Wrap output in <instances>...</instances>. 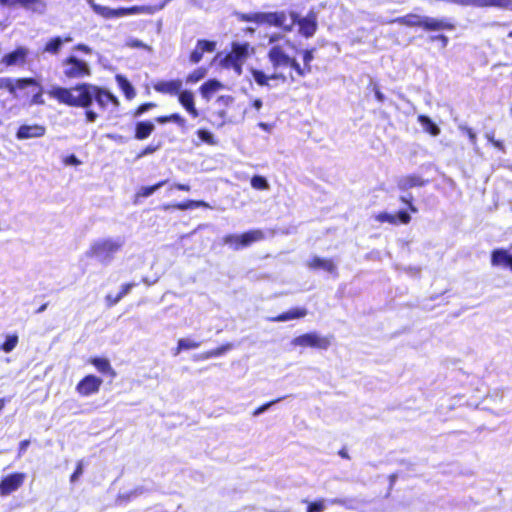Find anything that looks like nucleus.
<instances>
[{"instance_id":"1","label":"nucleus","mask_w":512,"mask_h":512,"mask_svg":"<svg viewBox=\"0 0 512 512\" xmlns=\"http://www.w3.org/2000/svg\"><path fill=\"white\" fill-rule=\"evenodd\" d=\"M96 91V85L82 83L72 88L53 87L49 95L68 106L88 108L94 101Z\"/></svg>"},{"instance_id":"2","label":"nucleus","mask_w":512,"mask_h":512,"mask_svg":"<svg viewBox=\"0 0 512 512\" xmlns=\"http://www.w3.org/2000/svg\"><path fill=\"white\" fill-rule=\"evenodd\" d=\"M124 245L125 238L122 236L99 238L90 245L86 255L102 265H109Z\"/></svg>"},{"instance_id":"3","label":"nucleus","mask_w":512,"mask_h":512,"mask_svg":"<svg viewBox=\"0 0 512 512\" xmlns=\"http://www.w3.org/2000/svg\"><path fill=\"white\" fill-rule=\"evenodd\" d=\"M249 50L250 45L248 43L234 42L231 51L220 60V65L226 69H233L240 76L243 63L249 56Z\"/></svg>"},{"instance_id":"4","label":"nucleus","mask_w":512,"mask_h":512,"mask_svg":"<svg viewBox=\"0 0 512 512\" xmlns=\"http://www.w3.org/2000/svg\"><path fill=\"white\" fill-rule=\"evenodd\" d=\"M63 75L68 79H82L91 76V68L89 64L76 57L70 55L61 62Z\"/></svg>"},{"instance_id":"5","label":"nucleus","mask_w":512,"mask_h":512,"mask_svg":"<svg viewBox=\"0 0 512 512\" xmlns=\"http://www.w3.org/2000/svg\"><path fill=\"white\" fill-rule=\"evenodd\" d=\"M265 237L263 231L259 229L250 230L243 234H228L223 237V244L231 249L238 251L250 246L254 242L263 240Z\"/></svg>"},{"instance_id":"6","label":"nucleus","mask_w":512,"mask_h":512,"mask_svg":"<svg viewBox=\"0 0 512 512\" xmlns=\"http://www.w3.org/2000/svg\"><path fill=\"white\" fill-rule=\"evenodd\" d=\"M291 344L293 346L311 347L326 350L330 346V340L328 337L321 336L317 332H310L298 337H295Z\"/></svg>"},{"instance_id":"7","label":"nucleus","mask_w":512,"mask_h":512,"mask_svg":"<svg viewBox=\"0 0 512 512\" xmlns=\"http://www.w3.org/2000/svg\"><path fill=\"white\" fill-rule=\"evenodd\" d=\"M268 59L275 71L287 67L294 70L295 58H291L281 45H274L269 49Z\"/></svg>"},{"instance_id":"8","label":"nucleus","mask_w":512,"mask_h":512,"mask_svg":"<svg viewBox=\"0 0 512 512\" xmlns=\"http://www.w3.org/2000/svg\"><path fill=\"white\" fill-rule=\"evenodd\" d=\"M31 85H38L37 80L34 78H0V89H6L14 98L19 97L17 90L25 89Z\"/></svg>"},{"instance_id":"9","label":"nucleus","mask_w":512,"mask_h":512,"mask_svg":"<svg viewBox=\"0 0 512 512\" xmlns=\"http://www.w3.org/2000/svg\"><path fill=\"white\" fill-rule=\"evenodd\" d=\"M24 473H12L4 477L0 482V496H8L18 490L24 483Z\"/></svg>"},{"instance_id":"10","label":"nucleus","mask_w":512,"mask_h":512,"mask_svg":"<svg viewBox=\"0 0 512 512\" xmlns=\"http://www.w3.org/2000/svg\"><path fill=\"white\" fill-rule=\"evenodd\" d=\"M29 50L26 47L20 46L14 51L5 54L1 60L6 66H19L22 67L26 64Z\"/></svg>"},{"instance_id":"11","label":"nucleus","mask_w":512,"mask_h":512,"mask_svg":"<svg viewBox=\"0 0 512 512\" xmlns=\"http://www.w3.org/2000/svg\"><path fill=\"white\" fill-rule=\"evenodd\" d=\"M102 384V380L94 375H87L76 386V390L83 396H89L97 393Z\"/></svg>"},{"instance_id":"12","label":"nucleus","mask_w":512,"mask_h":512,"mask_svg":"<svg viewBox=\"0 0 512 512\" xmlns=\"http://www.w3.org/2000/svg\"><path fill=\"white\" fill-rule=\"evenodd\" d=\"M46 133V127L44 125L40 124H23L21 125L17 132H16V138L18 140H26V139H32V138H41Z\"/></svg>"},{"instance_id":"13","label":"nucleus","mask_w":512,"mask_h":512,"mask_svg":"<svg viewBox=\"0 0 512 512\" xmlns=\"http://www.w3.org/2000/svg\"><path fill=\"white\" fill-rule=\"evenodd\" d=\"M298 26L299 33L303 37L311 38L317 31V14L314 11H310L306 16L301 18V21H299Z\"/></svg>"},{"instance_id":"14","label":"nucleus","mask_w":512,"mask_h":512,"mask_svg":"<svg viewBox=\"0 0 512 512\" xmlns=\"http://www.w3.org/2000/svg\"><path fill=\"white\" fill-rule=\"evenodd\" d=\"M422 28H424L427 31L453 30L454 25L445 18L438 19L423 16Z\"/></svg>"},{"instance_id":"15","label":"nucleus","mask_w":512,"mask_h":512,"mask_svg":"<svg viewBox=\"0 0 512 512\" xmlns=\"http://www.w3.org/2000/svg\"><path fill=\"white\" fill-rule=\"evenodd\" d=\"M376 220L381 223L388 222L393 225L399 223L408 224L411 221V216L406 210H400L397 214L382 212L376 216Z\"/></svg>"},{"instance_id":"16","label":"nucleus","mask_w":512,"mask_h":512,"mask_svg":"<svg viewBox=\"0 0 512 512\" xmlns=\"http://www.w3.org/2000/svg\"><path fill=\"white\" fill-rule=\"evenodd\" d=\"M287 15L284 11L261 12V24H269L271 26L280 27L285 31V22Z\"/></svg>"},{"instance_id":"17","label":"nucleus","mask_w":512,"mask_h":512,"mask_svg":"<svg viewBox=\"0 0 512 512\" xmlns=\"http://www.w3.org/2000/svg\"><path fill=\"white\" fill-rule=\"evenodd\" d=\"M182 88V81L177 80H170V81H159L154 85V89L157 92L163 93V94H169V95H179Z\"/></svg>"},{"instance_id":"18","label":"nucleus","mask_w":512,"mask_h":512,"mask_svg":"<svg viewBox=\"0 0 512 512\" xmlns=\"http://www.w3.org/2000/svg\"><path fill=\"white\" fill-rule=\"evenodd\" d=\"M425 183L426 181L422 179V177L415 174L401 176L397 179V187L402 191H406L414 187H422Z\"/></svg>"},{"instance_id":"19","label":"nucleus","mask_w":512,"mask_h":512,"mask_svg":"<svg viewBox=\"0 0 512 512\" xmlns=\"http://www.w3.org/2000/svg\"><path fill=\"white\" fill-rule=\"evenodd\" d=\"M491 264L493 266H505L512 271V254L505 249H495L491 253Z\"/></svg>"},{"instance_id":"20","label":"nucleus","mask_w":512,"mask_h":512,"mask_svg":"<svg viewBox=\"0 0 512 512\" xmlns=\"http://www.w3.org/2000/svg\"><path fill=\"white\" fill-rule=\"evenodd\" d=\"M314 51V49H307L303 51V67H301L299 62L295 59L294 71L298 76L304 77L311 72V62L314 59Z\"/></svg>"},{"instance_id":"21","label":"nucleus","mask_w":512,"mask_h":512,"mask_svg":"<svg viewBox=\"0 0 512 512\" xmlns=\"http://www.w3.org/2000/svg\"><path fill=\"white\" fill-rule=\"evenodd\" d=\"M251 74L254 81L260 86H269V80H281L286 82L287 77L283 73L275 72L271 76L266 75L263 71L258 69H251Z\"/></svg>"},{"instance_id":"22","label":"nucleus","mask_w":512,"mask_h":512,"mask_svg":"<svg viewBox=\"0 0 512 512\" xmlns=\"http://www.w3.org/2000/svg\"><path fill=\"white\" fill-rule=\"evenodd\" d=\"M307 266L313 270H324L329 273L336 272V265L331 259H324L318 256H313L311 260L307 262Z\"/></svg>"},{"instance_id":"23","label":"nucleus","mask_w":512,"mask_h":512,"mask_svg":"<svg viewBox=\"0 0 512 512\" xmlns=\"http://www.w3.org/2000/svg\"><path fill=\"white\" fill-rule=\"evenodd\" d=\"M94 101H96L98 106L102 109H105L109 102L113 103L116 106L119 104L117 97H115L109 91L98 86L97 91L95 92Z\"/></svg>"},{"instance_id":"24","label":"nucleus","mask_w":512,"mask_h":512,"mask_svg":"<svg viewBox=\"0 0 512 512\" xmlns=\"http://www.w3.org/2000/svg\"><path fill=\"white\" fill-rule=\"evenodd\" d=\"M73 38L71 36H66L64 38L57 36L54 38H51L46 44L43 49V52L49 53L51 55H57L64 43L72 42Z\"/></svg>"},{"instance_id":"25","label":"nucleus","mask_w":512,"mask_h":512,"mask_svg":"<svg viewBox=\"0 0 512 512\" xmlns=\"http://www.w3.org/2000/svg\"><path fill=\"white\" fill-rule=\"evenodd\" d=\"M178 99L181 105L187 110L189 114H191L193 117L198 116V111L194 104V96L191 91H181L178 95Z\"/></svg>"},{"instance_id":"26","label":"nucleus","mask_w":512,"mask_h":512,"mask_svg":"<svg viewBox=\"0 0 512 512\" xmlns=\"http://www.w3.org/2000/svg\"><path fill=\"white\" fill-rule=\"evenodd\" d=\"M223 88V84L216 80V79H210L203 83L200 87V93L204 99L209 101L213 94Z\"/></svg>"},{"instance_id":"27","label":"nucleus","mask_w":512,"mask_h":512,"mask_svg":"<svg viewBox=\"0 0 512 512\" xmlns=\"http://www.w3.org/2000/svg\"><path fill=\"white\" fill-rule=\"evenodd\" d=\"M20 6L39 15H43L47 9V4L44 0H21Z\"/></svg>"},{"instance_id":"28","label":"nucleus","mask_w":512,"mask_h":512,"mask_svg":"<svg viewBox=\"0 0 512 512\" xmlns=\"http://www.w3.org/2000/svg\"><path fill=\"white\" fill-rule=\"evenodd\" d=\"M20 6L39 15H43L47 9V4L44 0H21Z\"/></svg>"},{"instance_id":"29","label":"nucleus","mask_w":512,"mask_h":512,"mask_svg":"<svg viewBox=\"0 0 512 512\" xmlns=\"http://www.w3.org/2000/svg\"><path fill=\"white\" fill-rule=\"evenodd\" d=\"M155 126L150 121H140L135 127V138L138 140H144L151 135L154 131Z\"/></svg>"},{"instance_id":"30","label":"nucleus","mask_w":512,"mask_h":512,"mask_svg":"<svg viewBox=\"0 0 512 512\" xmlns=\"http://www.w3.org/2000/svg\"><path fill=\"white\" fill-rule=\"evenodd\" d=\"M91 7L96 14H98L104 18L110 19V18H120L121 17L120 8L114 9V8L96 4L94 2H91Z\"/></svg>"},{"instance_id":"31","label":"nucleus","mask_w":512,"mask_h":512,"mask_svg":"<svg viewBox=\"0 0 512 512\" xmlns=\"http://www.w3.org/2000/svg\"><path fill=\"white\" fill-rule=\"evenodd\" d=\"M423 16L417 14H407L402 17L395 18L392 23H398L408 27H422Z\"/></svg>"},{"instance_id":"32","label":"nucleus","mask_w":512,"mask_h":512,"mask_svg":"<svg viewBox=\"0 0 512 512\" xmlns=\"http://www.w3.org/2000/svg\"><path fill=\"white\" fill-rule=\"evenodd\" d=\"M418 122L422 126L425 132L430 134L431 136H438L441 132L439 126L434 123L430 117L426 115H419Z\"/></svg>"},{"instance_id":"33","label":"nucleus","mask_w":512,"mask_h":512,"mask_svg":"<svg viewBox=\"0 0 512 512\" xmlns=\"http://www.w3.org/2000/svg\"><path fill=\"white\" fill-rule=\"evenodd\" d=\"M327 504L340 505L346 509H358L361 505V501L357 498H333L328 499Z\"/></svg>"},{"instance_id":"34","label":"nucleus","mask_w":512,"mask_h":512,"mask_svg":"<svg viewBox=\"0 0 512 512\" xmlns=\"http://www.w3.org/2000/svg\"><path fill=\"white\" fill-rule=\"evenodd\" d=\"M306 314H307L306 309L297 308V309H293V310L284 312V313L278 315L277 317L272 318V321L285 322V321H289L292 319L302 318V317L306 316Z\"/></svg>"},{"instance_id":"35","label":"nucleus","mask_w":512,"mask_h":512,"mask_svg":"<svg viewBox=\"0 0 512 512\" xmlns=\"http://www.w3.org/2000/svg\"><path fill=\"white\" fill-rule=\"evenodd\" d=\"M91 363L95 366V368L104 374H111L112 376H115V372L113 368L110 365V362L107 359L104 358H93L91 360Z\"/></svg>"},{"instance_id":"36","label":"nucleus","mask_w":512,"mask_h":512,"mask_svg":"<svg viewBox=\"0 0 512 512\" xmlns=\"http://www.w3.org/2000/svg\"><path fill=\"white\" fill-rule=\"evenodd\" d=\"M116 81L128 99H131L135 96V91H134L133 86L124 76L117 75Z\"/></svg>"},{"instance_id":"37","label":"nucleus","mask_w":512,"mask_h":512,"mask_svg":"<svg viewBox=\"0 0 512 512\" xmlns=\"http://www.w3.org/2000/svg\"><path fill=\"white\" fill-rule=\"evenodd\" d=\"M144 489L143 487H137L129 492L120 493L117 498V502L122 504L124 502H128L139 495L143 494Z\"/></svg>"},{"instance_id":"38","label":"nucleus","mask_w":512,"mask_h":512,"mask_svg":"<svg viewBox=\"0 0 512 512\" xmlns=\"http://www.w3.org/2000/svg\"><path fill=\"white\" fill-rule=\"evenodd\" d=\"M175 209L178 210H188V209H194L198 207H208V204L204 201H196V200H188L183 203H177L172 206Z\"/></svg>"},{"instance_id":"39","label":"nucleus","mask_w":512,"mask_h":512,"mask_svg":"<svg viewBox=\"0 0 512 512\" xmlns=\"http://www.w3.org/2000/svg\"><path fill=\"white\" fill-rule=\"evenodd\" d=\"M165 183H166V181H160L157 184L152 185V186L141 187V189L137 192L136 196L144 197V198L149 197L153 193H155L157 190H159L162 186H164Z\"/></svg>"},{"instance_id":"40","label":"nucleus","mask_w":512,"mask_h":512,"mask_svg":"<svg viewBox=\"0 0 512 512\" xmlns=\"http://www.w3.org/2000/svg\"><path fill=\"white\" fill-rule=\"evenodd\" d=\"M18 344V336L16 334L8 335L4 341V343L0 346V350L5 353H10L15 349Z\"/></svg>"},{"instance_id":"41","label":"nucleus","mask_w":512,"mask_h":512,"mask_svg":"<svg viewBox=\"0 0 512 512\" xmlns=\"http://www.w3.org/2000/svg\"><path fill=\"white\" fill-rule=\"evenodd\" d=\"M251 186L257 190H269L270 185L267 179L260 175H255L251 178Z\"/></svg>"},{"instance_id":"42","label":"nucleus","mask_w":512,"mask_h":512,"mask_svg":"<svg viewBox=\"0 0 512 512\" xmlns=\"http://www.w3.org/2000/svg\"><path fill=\"white\" fill-rule=\"evenodd\" d=\"M137 284L135 282H130L122 285L120 292L115 296V300H112L110 303V307L116 305L124 296L130 293L132 288H134Z\"/></svg>"},{"instance_id":"43","label":"nucleus","mask_w":512,"mask_h":512,"mask_svg":"<svg viewBox=\"0 0 512 512\" xmlns=\"http://www.w3.org/2000/svg\"><path fill=\"white\" fill-rule=\"evenodd\" d=\"M201 345L200 342L189 338H181L178 340V351L196 349Z\"/></svg>"},{"instance_id":"44","label":"nucleus","mask_w":512,"mask_h":512,"mask_svg":"<svg viewBox=\"0 0 512 512\" xmlns=\"http://www.w3.org/2000/svg\"><path fill=\"white\" fill-rule=\"evenodd\" d=\"M239 19L243 22H253L257 24H261V12L255 13H242L239 15Z\"/></svg>"},{"instance_id":"45","label":"nucleus","mask_w":512,"mask_h":512,"mask_svg":"<svg viewBox=\"0 0 512 512\" xmlns=\"http://www.w3.org/2000/svg\"><path fill=\"white\" fill-rule=\"evenodd\" d=\"M206 75V70L204 68H198L190 73L187 77L188 83H196L203 79Z\"/></svg>"},{"instance_id":"46","label":"nucleus","mask_w":512,"mask_h":512,"mask_svg":"<svg viewBox=\"0 0 512 512\" xmlns=\"http://www.w3.org/2000/svg\"><path fill=\"white\" fill-rule=\"evenodd\" d=\"M289 15H290V22L289 23H287V21L285 22V32L293 31L294 26L296 24L298 25L299 21H301V18H302L295 11H291Z\"/></svg>"},{"instance_id":"47","label":"nucleus","mask_w":512,"mask_h":512,"mask_svg":"<svg viewBox=\"0 0 512 512\" xmlns=\"http://www.w3.org/2000/svg\"><path fill=\"white\" fill-rule=\"evenodd\" d=\"M197 135H198V138L202 142L210 144V145L215 144L214 136H213V134L210 131H208L206 129H199L197 131Z\"/></svg>"},{"instance_id":"48","label":"nucleus","mask_w":512,"mask_h":512,"mask_svg":"<svg viewBox=\"0 0 512 512\" xmlns=\"http://www.w3.org/2000/svg\"><path fill=\"white\" fill-rule=\"evenodd\" d=\"M197 45L201 51L204 52H213L216 49V42L209 40H198Z\"/></svg>"},{"instance_id":"49","label":"nucleus","mask_w":512,"mask_h":512,"mask_svg":"<svg viewBox=\"0 0 512 512\" xmlns=\"http://www.w3.org/2000/svg\"><path fill=\"white\" fill-rule=\"evenodd\" d=\"M146 12V8L143 6H133L129 8H120L121 17L140 14Z\"/></svg>"},{"instance_id":"50","label":"nucleus","mask_w":512,"mask_h":512,"mask_svg":"<svg viewBox=\"0 0 512 512\" xmlns=\"http://www.w3.org/2000/svg\"><path fill=\"white\" fill-rule=\"evenodd\" d=\"M326 503L327 500L324 499L309 503L307 512H323L326 508Z\"/></svg>"},{"instance_id":"51","label":"nucleus","mask_w":512,"mask_h":512,"mask_svg":"<svg viewBox=\"0 0 512 512\" xmlns=\"http://www.w3.org/2000/svg\"><path fill=\"white\" fill-rule=\"evenodd\" d=\"M126 46L127 47H130V48H143V49H146L148 50L149 52L152 51V47L145 44L144 42H142L141 40H138V39H135V38H130L126 41Z\"/></svg>"},{"instance_id":"52","label":"nucleus","mask_w":512,"mask_h":512,"mask_svg":"<svg viewBox=\"0 0 512 512\" xmlns=\"http://www.w3.org/2000/svg\"><path fill=\"white\" fill-rule=\"evenodd\" d=\"M36 86L39 88V90H38V92L33 94V96L31 97L30 104L31 105H43L45 103V101L43 99L42 87L40 86L39 83Z\"/></svg>"},{"instance_id":"53","label":"nucleus","mask_w":512,"mask_h":512,"mask_svg":"<svg viewBox=\"0 0 512 512\" xmlns=\"http://www.w3.org/2000/svg\"><path fill=\"white\" fill-rule=\"evenodd\" d=\"M413 197L411 194L403 195L400 197V201L407 205L408 210L412 213H417L418 209L417 207L412 203Z\"/></svg>"},{"instance_id":"54","label":"nucleus","mask_w":512,"mask_h":512,"mask_svg":"<svg viewBox=\"0 0 512 512\" xmlns=\"http://www.w3.org/2000/svg\"><path fill=\"white\" fill-rule=\"evenodd\" d=\"M283 398H278L276 400H273V401H270L268 403H265L263 405H261L260 407H258L256 410H254L253 412V416H259L261 414H263L264 412H266L272 405H274L275 403H278L282 400Z\"/></svg>"},{"instance_id":"55","label":"nucleus","mask_w":512,"mask_h":512,"mask_svg":"<svg viewBox=\"0 0 512 512\" xmlns=\"http://www.w3.org/2000/svg\"><path fill=\"white\" fill-rule=\"evenodd\" d=\"M231 348H232L231 344L222 345V346H220V347H218L216 349L211 350L210 351V356H213V358L219 357V356L223 355L224 353H226Z\"/></svg>"},{"instance_id":"56","label":"nucleus","mask_w":512,"mask_h":512,"mask_svg":"<svg viewBox=\"0 0 512 512\" xmlns=\"http://www.w3.org/2000/svg\"><path fill=\"white\" fill-rule=\"evenodd\" d=\"M168 122H173L179 125L180 127L184 128L186 125V120L177 113L171 114L168 116Z\"/></svg>"},{"instance_id":"57","label":"nucleus","mask_w":512,"mask_h":512,"mask_svg":"<svg viewBox=\"0 0 512 512\" xmlns=\"http://www.w3.org/2000/svg\"><path fill=\"white\" fill-rule=\"evenodd\" d=\"M203 57V52L201 49H199L198 45L196 44L195 49L190 54V61L192 63H199Z\"/></svg>"},{"instance_id":"58","label":"nucleus","mask_w":512,"mask_h":512,"mask_svg":"<svg viewBox=\"0 0 512 512\" xmlns=\"http://www.w3.org/2000/svg\"><path fill=\"white\" fill-rule=\"evenodd\" d=\"M83 473V462L79 461L74 473L70 477L72 483L76 482Z\"/></svg>"},{"instance_id":"59","label":"nucleus","mask_w":512,"mask_h":512,"mask_svg":"<svg viewBox=\"0 0 512 512\" xmlns=\"http://www.w3.org/2000/svg\"><path fill=\"white\" fill-rule=\"evenodd\" d=\"M459 128H460V130L464 131L468 135V138H469L471 144L476 145L477 137H476L475 132L467 126H460Z\"/></svg>"},{"instance_id":"60","label":"nucleus","mask_w":512,"mask_h":512,"mask_svg":"<svg viewBox=\"0 0 512 512\" xmlns=\"http://www.w3.org/2000/svg\"><path fill=\"white\" fill-rule=\"evenodd\" d=\"M155 104L153 103H144L138 107V109L135 111L134 116L139 117L143 113L149 111L151 108H153Z\"/></svg>"},{"instance_id":"61","label":"nucleus","mask_w":512,"mask_h":512,"mask_svg":"<svg viewBox=\"0 0 512 512\" xmlns=\"http://www.w3.org/2000/svg\"><path fill=\"white\" fill-rule=\"evenodd\" d=\"M64 163L70 166H77L81 162L74 154H71L65 158Z\"/></svg>"},{"instance_id":"62","label":"nucleus","mask_w":512,"mask_h":512,"mask_svg":"<svg viewBox=\"0 0 512 512\" xmlns=\"http://www.w3.org/2000/svg\"><path fill=\"white\" fill-rule=\"evenodd\" d=\"M30 445L29 440H23L19 444V450H18V458H21L23 454L26 452L28 446Z\"/></svg>"},{"instance_id":"63","label":"nucleus","mask_w":512,"mask_h":512,"mask_svg":"<svg viewBox=\"0 0 512 512\" xmlns=\"http://www.w3.org/2000/svg\"><path fill=\"white\" fill-rule=\"evenodd\" d=\"M73 50L75 51H81V52H84L86 54H91L92 53V49L85 45V44H77L76 46L73 47Z\"/></svg>"},{"instance_id":"64","label":"nucleus","mask_w":512,"mask_h":512,"mask_svg":"<svg viewBox=\"0 0 512 512\" xmlns=\"http://www.w3.org/2000/svg\"><path fill=\"white\" fill-rule=\"evenodd\" d=\"M85 115H86V120L91 123L95 122L98 117L97 113H95L92 110H86Z\"/></svg>"}]
</instances>
